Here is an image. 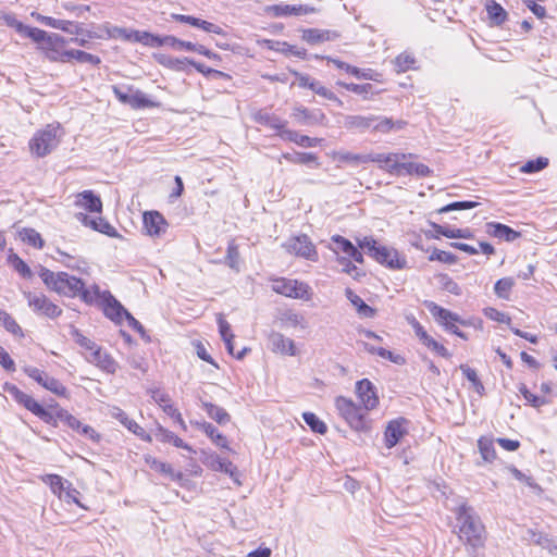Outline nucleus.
<instances>
[{"mask_svg":"<svg viewBox=\"0 0 557 557\" xmlns=\"http://www.w3.org/2000/svg\"><path fill=\"white\" fill-rule=\"evenodd\" d=\"M332 158L342 163L359 165L375 162L380 168L395 175H411L418 173V164L412 161V156L404 153H352L349 151H334Z\"/></svg>","mask_w":557,"mask_h":557,"instance_id":"nucleus-1","label":"nucleus"},{"mask_svg":"<svg viewBox=\"0 0 557 557\" xmlns=\"http://www.w3.org/2000/svg\"><path fill=\"white\" fill-rule=\"evenodd\" d=\"M39 276L50 289L67 297H79L84 302L92 305L98 300L100 288L94 284L85 287L84 282L66 272L54 273L41 268Z\"/></svg>","mask_w":557,"mask_h":557,"instance_id":"nucleus-2","label":"nucleus"},{"mask_svg":"<svg viewBox=\"0 0 557 557\" xmlns=\"http://www.w3.org/2000/svg\"><path fill=\"white\" fill-rule=\"evenodd\" d=\"M37 49L41 50L44 54L51 61L69 62L75 59L79 63H89L97 65L100 59L97 55L82 51V50H67L64 37H30Z\"/></svg>","mask_w":557,"mask_h":557,"instance_id":"nucleus-3","label":"nucleus"},{"mask_svg":"<svg viewBox=\"0 0 557 557\" xmlns=\"http://www.w3.org/2000/svg\"><path fill=\"white\" fill-rule=\"evenodd\" d=\"M451 510L456 515L459 539L473 549L482 547L485 541V529L474 509L466 503H460Z\"/></svg>","mask_w":557,"mask_h":557,"instance_id":"nucleus-4","label":"nucleus"},{"mask_svg":"<svg viewBox=\"0 0 557 557\" xmlns=\"http://www.w3.org/2000/svg\"><path fill=\"white\" fill-rule=\"evenodd\" d=\"M424 307L429 310L433 320L443 327L444 331L455 334L463 341H468L469 336L460 331L459 326H470L472 321L462 319L459 314L441 307L434 301L424 300Z\"/></svg>","mask_w":557,"mask_h":557,"instance_id":"nucleus-5","label":"nucleus"},{"mask_svg":"<svg viewBox=\"0 0 557 557\" xmlns=\"http://www.w3.org/2000/svg\"><path fill=\"white\" fill-rule=\"evenodd\" d=\"M126 40H134L151 47H168L176 51H193L208 58L215 57L205 46L191 42L188 40H181L176 37H123Z\"/></svg>","mask_w":557,"mask_h":557,"instance_id":"nucleus-6","label":"nucleus"},{"mask_svg":"<svg viewBox=\"0 0 557 557\" xmlns=\"http://www.w3.org/2000/svg\"><path fill=\"white\" fill-rule=\"evenodd\" d=\"M60 138V126L49 124L44 129L36 132L30 139V152L37 158H44L58 147Z\"/></svg>","mask_w":557,"mask_h":557,"instance_id":"nucleus-7","label":"nucleus"},{"mask_svg":"<svg viewBox=\"0 0 557 557\" xmlns=\"http://www.w3.org/2000/svg\"><path fill=\"white\" fill-rule=\"evenodd\" d=\"M335 407L351 429L359 432L370 429L367 410L363 407L357 406L351 399L338 396L335 399Z\"/></svg>","mask_w":557,"mask_h":557,"instance_id":"nucleus-8","label":"nucleus"},{"mask_svg":"<svg viewBox=\"0 0 557 557\" xmlns=\"http://www.w3.org/2000/svg\"><path fill=\"white\" fill-rule=\"evenodd\" d=\"M4 391L20 405L24 406L33 414L47 424L55 425V418L52 411L45 409L30 395L22 392L17 386L7 383Z\"/></svg>","mask_w":557,"mask_h":557,"instance_id":"nucleus-9","label":"nucleus"},{"mask_svg":"<svg viewBox=\"0 0 557 557\" xmlns=\"http://www.w3.org/2000/svg\"><path fill=\"white\" fill-rule=\"evenodd\" d=\"M4 391L20 405L24 406L33 414L47 424L55 425V418L52 411L45 409L30 395L22 392L17 386L7 383Z\"/></svg>","mask_w":557,"mask_h":557,"instance_id":"nucleus-10","label":"nucleus"},{"mask_svg":"<svg viewBox=\"0 0 557 557\" xmlns=\"http://www.w3.org/2000/svg\"><path fill=\"white\" fill-rule=\"evenodd\" d=\"M358 244L359 247L375 261L386 264L389 268H401L396 250L377 245L372 237H364Z\"/></svg>","mask_w":557,"mask_h":557,"instance_id":"nucleus-11","label":"nucleus"},{"mask_svg":"<svg viewBox=\"0 0 557 557\" xmlns=\"http://www.w3.org/2000/svg\"><path fill=\"white\" fill-rule=\"evenodd\" d=\"M272 289L276 294L284 295L286 297L309 300L310 299V287L304 282L289 278H276L273 281Z\"/></svg>","mask_w":557,"mask_h":557,"instance_id":"nucleus-12","label":"nucleus"},{"mask_svg":"<svg viewBox=\"0 0 557 557\" xmlns=\"http://www.w3.org/2000/svg\"><path fill=\"white\" fill-rule=\"evenodd\" d=\"M24 295L27 299L28 306L33 309L34 312L50 319H54L61 315L62 309H60L44 294L27 292Z\"/></svg>","mask_w":557,"mask_h":557,"instance_id":"nucleus-13","label":"nucleus"},{"mask_svg":"<svg viewBox=\"0 0 557 557\" xmlns=\"http://www.w3.org/2000/svg\"><path fill=\"white\" fill-rule=\"evenodd\" d=\"M95 304H100L103 308L104 315L117 324L122 323L124 317L128 313L109 290H100L98 300Z\"/></svg>","mask_w":557,"mask_h":557,"instance_id":"nucleus-14","label":"nucleus"},{"mask_svg":"<svg viewBox=\"0 0 557 557\" xmlns=\"http://www.w3.org/2000/svg\"><path fill=\"white\" fill-rule=\"evenodd\" d=\"M24 372L39 385L58 396H66V387L57 379L35 367H25Z\"/></svg>","mask_w":557,"mask_h":557,"instance_id":"nucleus-15","label":"nucleus"},{"mask_svg":"<svg viewBox=\"0 0 557 557\" xmlns=\"http://www.w3.org/2000/svg\"><path fill=\"white\" fill-rule=\"evenodd\" d=\"M286 248L288 252L311 261H315L318 258L315 247L307 235L290 238L286 244Z\"/></svg>","mask_w":557,"mask_h":557,"instance_id":"nucleus-16","label":"nucleus"},{"mask_svg":"<svg viewBox=\"0 0 557 557\" xmlns=\"http://www.w3.org/2000/svg\"><path fill=\"white\" fill-rule=\"evenodd\" d=\"M356 393L362 403V407L367 411L372 410L377 406L379 398L375 393V387L368 379H363L357 382Z\"/></svg>","mask_w":557,"mask_h":557,"instance_id":"nucleus-17","label":"nucleus"},{"mask_svg":"<svg viewBox=\"0 0 557 557\" xmlns=\"http://www.w3.org/2000/svg\"><path fill=\"white\" fill-rule=\"evenodd\" d=\"M292 116L301 125L324 124L326 120L325 114L321 110H308L302 106L295 107Z\"/></svg>","mask_w":557,"mask_h":557,"instance_id":"nucleus-18","label":"nucleus"},{"mask_svg":"<svg viewBox=\"0 0 557 557\" xmlns=\"http://www.w3.org/2000/svg\"><path fill=\"white\" fill-rule=\"evenodd\" d=\"M269 345L271 350L274 352L288 356L296 355L295 342L292 338L284 336L282 333L272 332L269 335Z\"/></svg>","mask_w":557,"mask_h":557,"instance_id":"nucleus-19","label":"nucleus"},{"mask_svg":"<svg viewBox=\"0 0 557 557\" xmlns=\"http://www.w3.org/2000/svg\"><path fill=\"white\" fill-rule=\"evenodd\" d=\"M144 226L150 236H160L165 232L168 223L161 213L151 211L144 214Z\"/></svg>","mask_w":557,"mask_h":557,"instance_id":"nucleus-20","label":"nucleus"},{"mask_svg":"<svg viewBox=\"0 0 557 557\" xmlns=\"http://www.w3.org/2000/svg\"><path fill=\"white\" fill-rule=\"evenodd\" d=\"M486 233L490 236L504 239L505 242L511 243L518 239L521 234L508 225L498 222H488L485 225Z\"/></svg>","mask_w":557,"mask_h":557,"instance_id":"nucleus-21","label":"nucleus"},{"mask_svg":"<svg viewBox=\"0 0 557 557\" xmlns=\"http://www.w3.org/2000/svg\"><path fill=\"white\" fill-rule=\"evenodd\" d=\"M75 206L89 212L100 213L102 211V201L92 190H84L77 194Z\"/></svg>","mask_w":557,"mask_h":557,"instance_id":"nucleus-22","label":"nucleus"},{"mask_svg":"<svg viewBox=\"0 0 557 557\" xmlns=\"http://www.w3.org/2000/svg\"><path fill=\"white\" fill-rule=\"evenodd\" d=\"M252 120L258 124L268 126L275 131L284 128L287 124V121L282 120L277 115L270 113L265 109H260L253 112Z\"/></svg>","mask_w":557,"mask_h":557,"instance_id":"nucleus-23","label":"nucleus"},{"mask_svg":"<svg viewBox=\"0 0 557 557\" xmlns=\"http://www.w3.org/2000/svg\"><path fill=\"white\" fill-rule=\"evenodd\" d=\"M78 220H81L85 225L90 226L92 230L98 231L102 234H106L110 237H119V233L116 230L104 219H89L86 214L79 213L77 214Z\"/></svg>","mask_w":557,"mask_h":557,"instance_id":"nucleus-24","label":"nucleus"},{"mask_svg":"<svg viewBox=\"0 0 557 557\" xmlns=\"http://www.w3.org/2000/svg\"><path fill=\"white\" fill-rule=\"evenodd\" d=\"M265 12L274 17L287 15H301L309 12L304 5L274 4L265 8Z\"/></svg>","mask_w":557,"mask_h":557,"instance_id":"nucleus-25","label":"nucleus"},{"mask_svg":"<svg viewBox=\"0 0 557 557\" xmlns=\"http://www.w3.org/2000/svg\"><path fill=\"white\" fill-rule=\"evenodd\" d=\"M89 361L96 363L108 373H114L117 369V364L113 358L106 351H102L100 347H97V349L90 354Z\"/></svg>","mask_w":557,"mask_h":557,"instance_id":"nucleus-26","label":"nucleus"},{"mask_svg":"<svg viewBox=\"0 0 557 557\" xmlns=\"http://www.w3.org/2000/svg\"><path fill=\"white\" fill-rule=\"evenodd\" d=\"M404 422L405 420H394L387 424L385 430V445L387 448L394 447L406 433L403 426Z\"/></svg>","mask_w":557,"mask_h":557,"instance_id":"nucleus-27","label":"nucleus"},{"mask_svg":"<svg viewBox=\"0 0 557 557\" xmlns=\"http://www.w3.org/2000/svg\"><path fill=\"white\" fill-rule=\"evenodd\" d=\"M372 121L375 122V115L362 116V115H347L344 121V126L347 129H358L361 132L371 129Z\"/></svg>","mask_w":557,"mask_h":557,"instance_id":"nucleus-28","label":"nucleus"},{"mask_svg":"<svg viewBox=\"0 0 557 557\" xmlns=\"http://www.w3.org/2000/svg\"><path fill=\"white\" fill-rule=\"evenodd\" d=\"M145 460H146V463L149 465V467L152 470L158 471V472L169 476L173 481L181 480L183 476V474L181 472H176L170 463L160 461L151 456H147L145 458Z\"/></svg>","mask_w":557,"mask_h":557,"instance_id":"nucleus-29","label":"nucleus"},{"mask_svg":"<svg viewBox=\"0 0 557 557\" xmlns=\"http://www.w3.org/2000/svg\"><path fill=\"white\" fill-rule=\"evenodd\" d=\"M345 295L347 299L351 302V305L356 308L357 313L361 318H373L375 315V309L368 306L357 294H355L350 288L345 290Z\"/></svg>","mask_w":557,"mask_h":557,"instance_id":"nucleus-30","label":"nucleus"},{"mask_svg":"<svg viewBox=\"0 0 557 557\" xmlns=\"http://www.w3.org/2000/svg\"><path fill=\"white\" fill-rule=\"evenodd\" d=\"M282 159L292 162L294 164H310L314 163L315 166H319L318 157L313 152H295L288 153L285 152L278 158V163H282Z\"/></svg>","mask_w":557,"mask_h":557,"instance_id":"nucleus-31","label":"nucleus"},{"mask_svg":"<svg viewBox=\"0 0 557 557\" xmlns=\"http://www.w3.org/2000/svg\"><path fill=\"white\" fill-rule=\"evenodd\" d=\"M433 280L435 282V285L444 292H447L455 296H460L462 293L461 287L448 274H435Z\"/></svg>","mask_w":557,"mask_h":557,"instance_id":"nucleus-32","label":"nucleus"},{"mask_svg":"<svg viewBox=\"0 0 557 557\" xmlns=\"http://www.w3.org/2000/svg\"><path fill=\"white\" fill-rule=\"evenodd\" d=\"M404 125L405 122L400 120L394 121L391 117L375 116V122L372 121V131L380 133H388L392 131L401 129Z\"/></svg>","mask_w":557,"mask_h":557,"instance_id":"nucleus-33","label":"nucleus"},{"mask_svg":"<svg viewBox=\"0 0 557 557\" xmlns=\"http://www.w3.org/2000/svg\"><path fill=\"white\" fill-rule=\"evenodd\" d=\"M173 18L176 22L189 24L190 26L200 28L207 33H218V29H216L218 27L214 24L209 23L203 20H200V18H197V17H194V16L183 15V14H174Z\"/></svg>","mask_w":557,"mask_h":557,"instance_id":"nucleus-34","label":"nucleus"},{"mask_svg":"<svg viewBox=\"0 0 557 557\" xmlns=\"http://www.w3.org/2000/svg\"><path fill=\"white\" fill-rule=\"evenodd\" d=\"M420 341L424 346H426L434 354L444 357L449 358L450 354L448 352L447 348L435 341L433 337H431L420 326Z\"/></svg>","mask_w":557,"mask_h":557,"instance_id":"nucleus-35","label":"nucleus"},{"mask_svg":"<svg viewBox=\"0 0 557 557\" xmlns=\"http://www.w3.org/2000/svg\"><path fill=\"white\" fill-rule=\"evenodd\" d=\"M488 20L495 25H500L507 18V12L505 9L497 3L495 0H490L485 5Z\"/></svg>","mask_w":557,"mask_h":557,"instance_id":"nucleus-36","label":"nucleus"},{"mask_svg":"<svg viewBox=\"0 0 557 557\" xmlns=\"http://www.w3.org/2000/svg\"><path fill=\"white\" fill-rule=\"evenodd\" d=\"M112 417L119 420L125 428L137 436H144L145 430L139 426L134 420L129 419L128 416L120 408H114Z\"/></svg>","mask_w":557,"mask_h":557,"instance_id":"nucleus-37","label":"nucleus"},{"mask_svg":"<svg viewBox=\"0 0 557 557\" xmlns=\"http://www.w3.org/2000/svg\"><path fill=\"white\" fill-rule=\"evenodd\" d=\"M202 408L206 410L208 416L219 424H225L231 420V416L220 406L211 403H203Z\"/></svg>","mask_w":557,"mask_h":557,"instance_id":"nucleus-38","label":"nucleus"},{"mask_svg":"<svg viewBox=\"0 0 557 557\" xmlns=\"http://www.w3.org/2000/svg\"><path fill=\"white\" fill-rule=\"evenodd\" d=\"M54 409H55V411L52 412L55 418L54 426L58 425V420H60L63 423H65L69 428H71L72 430L79 431L82 423L76 417L71 414L67 410H65L63 408H59L58 406H55Z\"/></svg>","mask_w":557,"mask_h":557,"instance_id":"nucleus-39","label":"nucleus"},{"mask_svg":"<svg viewBox=\"0 0 557 557\" xmlns=\"http://www.w3.org/2000/svg\"><path fill=\"white\" fill-rule=\"evenodd\" d=\"M127 103L134 109L156 108L158 102L149 99L144 92L137 90L128 97Z\"/></svg>","mask_w":557,"mask_h":557,"instance_id":"nucleus-40","label":"nucleus"},{"mask_svg":"<svg viewBox=\"0 0 557 557\" xmlns=\"http://www.w3.org/2000/svg\"><path fill=\"white\" fill-rule=\"evenodd\" d=\"M436 232L447 238H471L472 233L469 228H454L449 226H442L433 224Z\"/></svg>","mask_w":557,"mask_h":557,"instance_id":"nucleus-41","label":"nucleus"},{"mask_svg":"<svg viewBox=\"0 0 557 557\" xmlns=\"http://www.w3.org/2000/svg\"><path fill=\"white\" fill-rule=\"evenodd\" d=\"M471 42L474 47H476V49L483 50V53L491 60L506 62L510 55V52L508 50L503 49L500 47H493L485 50L474 41L473 37H471Z\"/></svg>","mask_w":557,"mask_h":557,"instance_id":"nucleus-42","label":"nucleus"},{"mask_svg":"<svg viewBox=\"0 0 557 557\" xmlns=\"http://www.w3.org/2000/svg\"><path fill=\"white\" fill-rule=\"evenodd\" d=\"M513 285L515 280L512 277H503L495 283L494 292L497 297L508 300Z\"/></svg>","mask_w":557,"mask_h":557,"instance_id":"nucleus-43","label":"nucleus"},{"mask_svg":"<svg viewBox=\"0 0 557 557\" xmlns=\"http://www.w3.org/2000/svg\"><path fill=\"white\" fill-rule=\"evenodd\" d=\"M202 429L206 435L209 436L216 446L227 448V438L221 434L213 424L206 422L202 424Z\"/></svg>","mask_w":557,"mask_h":557,"instance_id":"nucleus-44","label":"nucleus"},{"mask_svg":"<svg viewBox=\"0 0 557 557\" xmlns=\"http://www.w3.org/2000/svg\"><path fill=\"white\" fill-rule=\"evenodd\" d=\"M519 393L534 408H540V407L550 403V400L546 397H540V396L532 394L524 384H521L519 386Z\"/></svg>","mask_w":557,"mask_h":557,"instance_id":"nucleus-45","label":"nucleus"},{"mask_svg":"<svg viewBox=\"0 0 557 557\" xmlns=\"http://www.w3.org/2000/svg\"><path fill=\"white\" fill-rule=\"evenodd\" d=\"M478 446L482 458L485 461H493L496 457L493 441L490 438L481 437L478 441Z\"/></svg>","mask_w":557,"mask_h":557,"instance_id":"nucleus-46","label":"nucleus"},{"mask_svg":"<svg viewBox=\"0 0 557 557\" xmlns=\"http://www.w3.org/2000/svg\"><path fill=\"white\" fill-rule=\"evenodd\" d=\"M264 42H267L269 45V47L271 49H274V45H275V41L272 40V39H265ZM276 45L278 46L277 48H275L276 50H280L286 54H293V55H296V57H300V58H304L305 54H306V50L305 49H299L295 46H290L286 42H276Z\"/></svg>","mask_w":557,"mask_h":557,"instance_id":"nucleus-47","label":"nucleus"},{"mask_svg":"<svg viewBox=\"0 0 557 557\" xmlns=\"http://www.w3.org/2000/svg\"><path fill=\"white\" fill-rule=\"evenodd\" d=\"M304 421L310 429L319 434H325L327 431L326 424L321 421L313 412H305L302 414Z\"/></svg>","mask_w":557,"mask_h":557,"instance_id":"nucleus-48","label":"nucleus"},{"mask_svg":"<svg viewBox=\"0 0 557 557\" xmlns=\"http://www.w3.org/2000/svg\"><path fill=\"white\" fill-rule=\"evenodd\" d=\"M225 262L231 269L239 270V251L235 240L228 243Z\"/></svg>","mask_w":557,"mask_h":557,"instance_id":"nucleus-49","label":"nucleus"},{"mask_svg":"<svg viewBox=\"0 0 557 557\" xmlns=\"http://www.w3.org/2000/svg\"><path fill=\"white\" fill-rule=\"evenodd\" d=\"M396 71L398 73L406 72L410 69H413L416 59L412 54L409 53H400L394 61Z\"/></svg>","mask_w":557,"mask_h":557,"instance_id":"nucleus-50","label":"nucleus"},{"mask_svg":"<svg viewBox=\"0 0 557 557\" xmlns=\"http://www.w3.org/2000/svg\"><path fill=\"white\" fill-rule=\"evenodd\" d=\"M429 260L438 261L445 264H455L457 262V256L451 252L434 248L429 256Z\"/></svg>","mask_w":557,"mask_h":557,"instance_id":"nucleus-51","label":"nucleus"},{"mask_svg":"<svg viewBox=\"0 0 557 557\" xmlns=\"http://www.w3.org/2000/svg\"><path fill=\"white\" fill-rule=\"evenodd\" d=\"M21 236L24 242L36 248L44 247V239L41 238L40 234L34 228H24L21 232Z\"/></svg>","mask_w":557,"mask_h":557,"instance_id":"nucleus-52","label":"nucleus"},{"mask_svg":"<svg viewBox=\"0 0 557 557\" xmlns=\"http://www.w3.org/2000/svg\"><path fill=\"white\" fill-rule=\"evenodd\" d=\"M332 240H333L332 249L336 253L343 252L346 256H348L350 253V251H352V248L355 247L350 240H348L345 237L339 236V235L333 236Z\"/></svg>","mask_w":557,"mask_h":557,"instance_id":"nucleus-53","label":"nucleus"},{"mask_svg":"<svg viewBox=\"0 0 557 557\" xmlns=\"http://www.w3.org/2000/svg\"><path fill=\"white\" fill-rule=\"evenodd\" d=\"M9 262L12 264L14 270L18 272L23 277L30 278L33 273L29 269V267L17 256V255H10L9 256Z\"/></svg>","mask_w":557,"mask_h":557,"instance_id":"nucleus-54","label":"nucleus"},{"mask_svg":"<svg viewBox=\"0 0 557 557\" xmlns=\"http://www.w3.org/2000/svg\"><path fill=\"white\" fill-rule=\"evenodd\" d=\"M479 203L475 201L470 200H463V201H455L451 203H448L441 209L437 210L438 213H446L450 211H457V210H470L478 206Z\"/></svg>","mask_w":557,"mask_h":557,"instance_id":"nucleus-55","label":"nucleus"},{"mask_svg":"<svg viewBox=\"0 0 557 557\" xmlns=\"http://www.w3.org/2000/svg\"><path fill=\"white\" fill-rule=\"evenodd\" d=\"M548 165V159L544 157H540L535 160H529L521 166V172L523 173H535Z\"/></svg>","mask_w":557,"mask_h":557,"instance_id":"nucleus-56","label":"nucleus"},{"mask_svg":"<svg viewBox=\"0 0 557 557\" xmlns=\"http://www.w3.org/2000/svg\"><path fill=\"white\" fill-rule=\"evenodd\" d=\"M0 325H3L4 329L14 336L24 337L22 327L11 314L7 313Z\"/></svg>","mask_w":557,"mask_h":557,"instance_id":"nucleus-57","label":"nucleus"},{"mask_svg":"<svg viewBox=\"0 0 557 557\" xmlns=\"http://www.w3.org/2000/svg\"><path fill=\"white\" fill-rule=\"evenodd\" d=\"M45 481L50 485L51 491L58 495L59 498H62V494L66 488L63 479L58 474H49Z\"/></svg>","mask_w":557,"mask_h":557,"instance_id":"nucleus-58","label":"nucleus"},{"mask_svg":"<svg viewBox=\"0 0 557 557\" xmlns=\"http://www.w3.org/2000/svg\"><path fill=\"white\" fill-rule=\"evenodd\" d=\"M281 320L286 326H292V327L302 326L304 327V321H305L304 317L294 311L284 312Z\"/></svg>","mask_w":557,"mask_h":557,"instance_id":"nucleus-59","label":"nucleus"},{"mask_svg":"<svg viewBox=\"0 0 557 557\" xmlns=\"http://www.w3.org/2000/svg\"><path fill=\"white\" fill-rule=\"evenodd\" d=\"M484 315L493 321L499 322V323H507L509 324L511 319L505 314L504 312H500L499 310L487 307L483 310Z\"/></svg>","mask_w":557,"mask_h":557,"instance_id":"nucleus-60","label":"nucleus"},{"mask_svg":"<svg viewBox=\"0 0 557 557\" xmlns=\"http://www.w3.org/2000/svg\"><path fill=\"white\" fill-rule=\"evenodd\" d=\"M460 370L462 371V374L467 377V380L473 384L476 391H479L480 388L483 389V385L474 369L468 367L467 364H461Z\"/></svg>","mask_w":557,"mask_h":557,"instance_id":"nucleus-61","label":"nucleus"},{"mask_svg":"<svg viewBox=\"0 0 557 557\" xmlns=\"http://www.w3.org/2000/svg\"><path fill=\"white\" fill-rule=\"evenodd\" d=\"M153 436L161 443H170L174 438V433L158 424L153 432Z\"/></svg>","mask_w":557,"mask_h":557,"instance_id":"nucleus-62","label":"nucleus"},{"mask_svg":"<svg viewBox=\"0 0 557 557\" xmlns=\"http://www.w3.org/2000/svg\"><path fill=\"white\" fill-rule=\"evenodd\" d=\"M342 87L345 89L352 91L355 94L361 95V94H368L372 89L371 84H354V83H338Z\"/></svg>","mask_w":557,"mask_h":557,"instance_id":"nucleus-63","label":"nucleus"},{"mask_svg":"<svg viewBox=\"0 0 557 557\" xmlns=\"http://www.w3.org/2000/svg\"><path fill=\"white\" fill-rule=\"evenodd\" d=\"M535 543L542 546L543 548L547 549L552 554L557 555V545L554 543L553 540L548 539L547 536L539 534L535 540Z\"/></svg>","mask_w":557,"mask_h":557,"instance_id":"nucleus-64","label":"nucleus"}]
</instances>
